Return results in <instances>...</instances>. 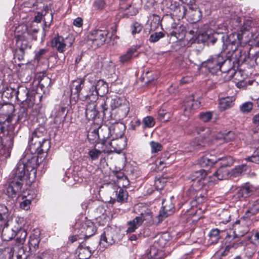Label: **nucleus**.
Instances as JSON below:
<instances>
[{"mask_svg":"<svg viewBox=\"0 0 259 259\" xmlns=\"http://www.w3.org/2000/svg\"><path fill=\"white\" fill-rule=\"evenodd\" d=\"M94 134L95 135L94 139H99V141L102 142V146H105L108 143L106 140L110 136L109 127L106 125L100 126L98 129H95Z\"/></svg>","mask_w":259,"mask_h":259,"instance_id":"obj_22","label":"nucleus"},{"mask_svg":"<svg viewBox=\"0 0 259 259\" xmlns=\"http://www.w3.org/2000/svg\"><path fill=\"white\" fill-rule=\"evenodd\" d=\"M79 259H88L92 255L91 250L88 246L80 244L77 249Z\"/></svg>","mask_w":259,"mask_h":259,"instance_id":"obj_36","label":"nucleus"},{"mask_svg":"<svg viewBox=\"0 0 259 259\" xmlns=\"http://www.w3.org/2000/svg\"><path fill=\"white\" fill-rule=\"evenodd\" d=\"M14 235L15 234L12 230H9L7 227L4 226V228L2 232V237L4 240L8 241L11 240Z\"/></svg>","mask_w":259,"mask_h":259,"instance_id":"obj_50","label":"nucleus"},{"mask_svg":"<svg viewBox=\"0 0 259 259\" xmlns=\"http://www.w3.org/2000/svg\"><path fill=\"white\" fill-rule=\"evenodd\" d=\"M207 174L206 170L201 169L194 172L191 175L190 179L192 181H193L194 183L192 185L191 188L187 192V194L188 195H189L190 197H192L194 195L195 191L196 190L195 189V183H196V184H199V186L197 189L198 190L201 188L203 185V183H202V180L205 179Z\"/></svg>","mask_w":259,"mask_h":259,"instance_id":"obj_9","label":"nucleus"},{"mask_svg":"<svg viewBox=\"0 0 259 259\" xmlns=\"http://www.w3.org/2000/svg\"><path fill=\"white\" fill-rule=\"evenodd\" d=\"M100 96H103L108 92L107 84L102 79L98 80L93 87Z\"/></svg>","mask_w":259,"mask_h":259,"instance_id":"obj_37","label":"nucleus"},{"mask_svg":"<svg viewBox=\"0 0 259 259\" xmlns=\"http://www.w3.org/2000/svg\"><path fill=\"white\" fill-rule=\"evenodd\" d=\"M163 37H164V34L162 32H154L150 35L149 40L151 42L154 43Z\"/></svg>","mask_w":259,"mask_h":259,"instance_id":"obj_59","label":"nucleus"},{"mask_svg":"<svg viewBox=\"0 0 259 259\" xmlns=\"http://www.w3.org/2000/svg\"><path fill=\"white\" fill-rule=\"evenodd\" d=\"M247 169V166L245 164H241L236 166L230 172V177L236 178L244 173Z\"/></svg>","mask_w":259,"mask_h":259,"instance_id":"obj_42","label":"nucleus"},{"mask_svg":"<svg viewBox=\"0 0 259 259\" xmlns=\"http://www.w3.org/2000/svg\"><path fill=\"white\" fill-rule=\"evenodd\" d=\"M235 21L238 24L237 29L241 33V34L249 31L254 26L253 21L250 18H243L242 22L241 19L240 17H237Z\"/></svg>","mask_w":259,"mask_h":259,"instance_id":"obj_23","label":"nucleus"},{"mask_svg":"<svg viewBox=\"0 0 259 259\" xmlns=\"http://www.w3.org/2000/svg\"><path fill=\"white\" fill-rule=\"evenodd\" d=\"M0 106L1 108L2 109L3 114L6 116H9L14 111V107L11 104Z\"/></svg>","mask_w":259,"mask_h":259,"instance_id":"obj_57","label":"nucleus"},{"mask_svg":"<svg viewBox=\"0 0 259 259\" xmlns=\"http://www.w3.org/2000/svg\"><path fill=\"white\" fill-rule=\"evenodd\" d=\"M253 109V104L251 102H246L239 106L240 111L243 114L249 113Z\"/></svg>","mask_w":259,"mask_h":259,"instance_id":"obj_55","label":"nucleus"},{"mask_svg":"<svg viewBox=\"0 0 259 259\" xmlns=\"http://www.w3.org/2000/svg\"><path fill=\"white\" fill-rule=\"evenodd\" d=\"M155 123V120L153 117L147 116L143 119V128H146L152 127L154 125Z\"/></svg>","mask_w":259,"mask_h":259,"instance_id":"obj_54","label":"nucleus"},{"mask_svg":"<svg viewBox=\"0 0 259 259\" xmlns=\"http://www.w3.org/2000/svg\"><path fill=\"white\" fill-rule=\"evenodd\" d=\"M141 219L136 217L132 221L127 222V229L126 231L127 234L134 232L142 224Z\"/></svg>","mask_w":259,"mask_h":259,"instance_id":"obj_39","label":"nucleus"},{"mask_svg":"<svg viewBox=\"0 0 259 259\" xmlns=\"http://www.w3.org/2000/svg\"><path fill=\"white\" fill-rule=\"evenodd\" d=\"M96 103H88L86 106L85 114L89 120L95 119L98 115V111L96 109Z\"/></svg>","mask_w":259,"mask_h":259,"instance_id":"obj_28","label":"nucleus"},{"mask_svg":"<svg viewBox=\"0 0 259 259\" xmlns=\"http://www.w3.org/2000/svg\"><path fill=\"white\" fill-rule=\"evenodd\" d=\"M45 131L36 128L32 133L29 141V149L31 153L40 154L47 151L49 147L50 142L44 136Z\"/></svg>","mask_w":259,"mask_h":259,"instance_id":"obj_1","label":"nucleus"},{"mask_svg":"<svg viewBox=\"0 0 259 259\" xmlns=\"http://www.w3.org/2000/svg\"><path fill=\"white\" fill-rule=\"evenodd\" d=\"M136 213L139 214L137 218L141 219V223L146 221V223L153 224L156 225L159 224L156 223V221H158V215L153 218V213L151 210L148 208L147 206L142 205H137L134 207Z\"/></svg>","mask_w":259,"mask_h":259,"instance_id":"obj_7","label":"nucleus"},{"mask_svg":"<svg viewBox=\"0 0 259 259\" xmlns=\"http://www.w3.org/2000/svg\"><path fill=\"white\" fill-rule=\"evenodd\" d=\"M130 111L129 103L127 102L113 111H109L108 115L104 116L105 118L113 119L115 120H122L126 117Z\"/></svg>","mask_w":259,"mask_h":259,"instance_id":"obj_14","label":"nucleus"},{"mask_svg":"<svg viewBox=\"0 0 259 259\" xmlns=\"http://www.w3.org/2000/svg\"><path fill=\"white\" fill-rule=\"evenodd\" d=\"M84 80L83 78H77L74 80L72 83L71 87V94L76 95L78 99H80V94L82 93L81 92L83 85Z\"/></svg>","mask_w":259,"mask_h":259,"instance_id":"obj_27","label":"nucleus"},{"mask_svg":"<svg viewBox=\"0 0 259 259\" xmlns=\"http://www.w3.org/2000/svg\"><path fill=\"white\" fill-rule=\"evenodd\" d=\"M196 132L198 135L202 138L205 139L211 134V130L208 127L200 126L196 128Z\"/></svg>","mask_w":259,"mask_h":259,"instance_id":"obj_51","label":"nucleus"},{"mask_svg":"<svg viewBox=\"0 0 259 259\" xmlns=\"http://www.w3.org/2000/svg\"><path fill=\"white\" fill-rule=\"evenodd\" d=\"M73 42L72 37H63L61 36H55L51 42V47L60 53H63L68 48L71 47Z\"/></svg>","mask_w":259,"mask_h":259,"instance_id":"obj_6","label":"nucleus"},{"mask_svg":"<svg viewBox=\"0 0 259 259\" xmlns=\"http://www.w3.org/2000/svg\"><path fill=\"white\" fill-rule=\"evenodd\" d=\"M88 228L85 230H83L84 232L81 235V236H83L86 238H89L93 236L97 231L94 224L92 221L88 222Z\"/></svg>","mask_w":259,"mask_h":259,"instance_id":"obj_47","label":"nucleus"},{"mask_svg":"<svg viewBox=\"0 0 259 259\" xmlns=\"http://www.w3.org/2000/svg\"><path fill=\"white\" fill-rule=\"evenodd\" d=\"M16 38V55H19V60L23 58V56L25 53V51L27 50L30 49L31 44L27 39L26 33L22 35H17Z\"/></svg>","mask_w":259,"mask_h":259,"instance_id":"obj_12","label":"nucleus"},{"mask_svg":"<svg viewBox=\"0 0 259 259\" xmlns=\"http://www.w3.org/2000/svg\"><path fill=\"white\" fill-rule=\"evenodd\" d=\"M228 170L223 167L220 166L217 170L214 173L213 175L219 180L226 179L228 176Z\"/></svg>","mask_w":259,"mask_h":259,"instance_id":"obj_49","label":"nucleus"},{"mask_svg":"<svg viewBox=\"0 0 259 259\" xmlns=\"http://www.w3.org/2000/svg\"><path fill=\"white\" fill-rule=\"evenodd\" d=\"M186 110H194L199 107L200 102L197 100H195L193 96L189 97L184 103Z\"/></svg>","mask_w":259,"mask_h":259,"instance_id":"obj_43","label":"nucleus"},{"mask_svg":"<svg viewBox=\"0 0 259 259\" xmlns=\"http://www.w3.org/2000/svg\"><path fill=\"white\" fill-rule=\"evenodd\" d=\"M234 97H227L219 100V107L221 111H224L232 107L234 103Z\"/></svg>","mask_w":259,"mask_h":259,"instance_id":"obj_30","label":"nucleus"},{"mask_svg":"<svg viewBox=\"0 0 259 259\" xmlns=\"http://www.w3.org/2000/svg\"><path fill=\"white\" fill-rule=\"evenodd\" d=\"M162 253L160 248L153 244L148 250L147 252V257L152 259H159L161 257V254Z\"/></svg>","mask_w":259,"mask_h":259,"instance_id":"obj_38","label":"nucleus"},{"mask_svg":"<svg viewBox=\"0 0 259 259\" xmlns=\"http://www.w3.org/2000/svg\"><path fill=\"white\" fill-rule=\"evenodd\" d=\"M29 91L28 89L23 86H18L16 92V97L18 101L22 103L23 106L27 105L28 108H30L33 105V102L28 99Z\"/></svg>","mask_w":259,"mask_h":259,"instance_id":"obj_17","label":"nucleus"},{"mask_svg":"<svg viewBox=\"0 0 259 259\" xmlns=\"http://www.w3.org/2000/svg\"><path fill=\"white\" fill-rule=\"evenodd\" d=\"M132 33L133 35L139 33L143 29V26L137 22L133 23L131 26Z\"/></svg>","mask_w":259,"mask_h":259,"instance_id":"obj_61","label":"nucleus"},{"mask_svg":"<svg viewBox=\"0 0 259 259\" xmlns=\"http://www.w3.org/2000/svg\"><path fill=\"white\" fill-rule=\"evenodd\" d=\"M217 163L220 162V166L225 168L232 165L234 161L231 156H226L225 157H217Z\"/></svg>","mask_w":259,"mask_h":259,"instance_id":"obj_45","label":"nucleus"},{"mask_svg":"<svg viewBox=\"0 0 259 259\" xmlns=\"http://www.w3.org/2000/svg\"><path fill=\"white\" fill-rule=\"evenodd\" d=\"M231 215L227 210H225L220 215V223L226 224L230 221Z\"/></svg>","mask_w":259,"mask_h":259,"instance_id":"obj_63","label":"nucleus"},{"mask_svg":"<svg viewBox=\"0 0 259 259\" xmlns=\"http://www.w3.org/2000/svg\"><path fill=\"white\" fill-rule=\"evenodd\" d=\"M220 231L218 229H212L209 234V241L211 243H217L220 238Z\"/></svg>","mask_w":259,"mask_h":259,"instance_id":"obj_52","label":"nucleus"},{"mask_svg":"<svg viewBox=\"0 0 259 259\" xmlns=\"http://www.w3.org/2000/svg\"><path fill=\"white\" fill-rule=\"evenodd\" d=\"M117 201L119 202H125L128 197V193L126 190L118 188L116 191Z\"/></svg>","mask_w":259,"mask_h":259,"instance_id":"obj_46","label":"nucleus"},{"mask_svg":"<svg viewBox=\"0 0 259 259\" xmlns=\"http://www.w3.org/2000/svg\"><path fill=\"white\" fill-rule=\"evenodd\" d=\"M23 107L19 112L18 115V121H24L27 119V105L23 106Z\"/></svg>","mask_w":259,"mask_h":259,"instance_id":"obj_58","label":"nucleus"},{"mask_svg":"<svg viewBox=\"0 0 259 259\" xmlns=\"http://www.w3.org/2000/svg\"><path fill=\"white\" fill-rule=\"evenodd\" d=\"M100 102V101H99ZM128 102L125 99L116 95L106 96L101 101L100 106L102 109L103 116L108 115L109 111H113L122 104Z\"/></svg>","mask_w":259,"mask_h":259,"instance_id":"obj_3","label":"nucleus"},{"mask_svg":"<svg viewBox=\"0 0 259 259\" xmlns=\"http://www.w3.org/2000/svg\"><path fill=\"white\" fill-rule=\"evenodd\" d=\"M35 161L34 158H31L30 161L29 160L27 164H25L23 162L18 163L16 167L13 170V178H16L17 180L22 181V179L24 177L26 174V170L29 171L34 168L33 166H29V163H31L32 161Z\"/></svg>","mask_w":259,"mask_h":259,"instance_id":"obj_16","label":"nucleus"},{"mask_svg":"<svg viewBox=\"0 0 259 259\" xmlns=\"http://www.w3.org/2000/svg\"><path fill=\"white\" fill-rule=\"evenodd\" d=\"M223 244L224 245L225 250L223 254L226 255L227 252L229 251L231 248H236L237 247L236 241L235 238L231 235L227 234L225 237Z\"/></svg>","mask_w":259,"mask_h":259,"instance_id":"obj_29","label":"nucleus"},{"mask_svg":"<svg viewBox=\"0 0 259 259\" xmlns=\"http://www.w3.org/2000/svg\"><path fill=\"white\" fill-rule=\"evenodd\" d=\"M245 160L259 164V148H257L250 156L245 158Z\"/></svg>","mask_w":259,"mask_h":259,"instance_id":"obj_56","label":"nucleus"},{"mask_svg":"<svg viewBox=\"0 0 259 259\" xmlns=\"http://www.w3.org/2000/svg\"><path fill=\"white\" fill-rule=\"evenodd\" d=\"M16 90L11 87L7 88V89L3 92V96L9 99L16 95Z\"/></svg>","mask_w":259,"mask_h":259,"instance_id":"obj_62","label":"nucleus"},{"mask_svg":"<svg viewBox=\"0 0 259 259\" xmlns=\"http://www.w3.org/2000/svg\"><path fill=\"white\" fill-rule=\"evenodd\" d=\"M217 159L215 155L207 153L200 158L199 164L202 167H205L217 163Z\"/></svg>","mask_w":259,"mask_h":259,"instance_id":"obj_26","label":"nucleus"},{"mask_svg":"<svg viewBox=\"0 0 259 259\" xmlns=\"http://www.w3.org/2000/svg\"><path fill=\"white\" fill-rule=\"evenodd\" d=\"M241 35L238 33H232L228 36L223 35L222 37L223 42L222 50L224 52L231 47V49L233 52L237 51V47L240 44Z\"/></svg>","mask_w":259,"mask_h":259,"instance_id":"obj_8","label":"nucleus"},{"mask_svg":"<svg viewBox=\"0 0 259 259\" xmlns=\"http://www.w3.org/2000/svg\"><path fill=\"white\" fill-rule=\"evenodd\" d=\"M174 196H171L168 199L163 200L161 209L158 215V221L155 220L156 223L160 224L165 218L174 212L175 206L172 200Z\"/></svg>","mask_w":259,"mask_h":259,"instance_id":"obj_10","label":"nucleus"},{"mask_svg":"<svg viewBox=\"0 0 259 259\" xmlns=\"http://www.w3.org/2000/svg\"><path fill=\"white\" fill-rule=\"evenodd\" d=\"M170 117V113L165 112L163 109H160L158 112V118L160 120L168 121Z\"/></svg>","mask_w":259,"mask_h":259,"instance_id":"obj_64","label":"nucleus"},{"mask_svg":"<svg viewBox=\"0 0 259 259\" xmlns=\"http://www.w3.org/2000/svg\"><path fill=\"white\" fill-rule=\"evenodd\" d=\"M166 182L165 178L162 177H156L154 181V188L157 190H161L163 189Z\"/></svg>","mask_w":259,"mask_h":259,"instance_id":"obj_53","label":"nucleus"},{"mask_svg":"<svg viewBox=\"0 0 259 259\" xmlns=\"http://www.w3.org/2000/svg\"><path fill=\"white\" fill-rule=\"evenodd\" d=\"M187 14L189 20L193 24L199 22L202 17V12L199 8L190 9Z\"/></svg>","mask_w":259,"mask_h":259,"instance_id":"obj_31","label":"nucleus"},{"mask_svg":"<svg viewBox=\"0 0 259 259\" xmlns=\"http://www.w3.org/2000/svg\"><path fill=\"white\" fill-rule=\"evenodd\" d=\"M106 30L96 29L92 31L89 35V40L92 42L93 47L95 48L103 45L107 35Z\"/></svg>","mask_w":259,"mask_h":259,"instance_id":"obj_13","label":"nucleus"},{"mask_svg":"<svg viewBox=\"0 0 259 259\" xmlns=\"http://www.w3.org/2000/svg\"><path fill=\"white\" fill-rule=\"evenodd\" d=\"M162 23L165 26L166 29L171 31L169 33L170 36H175L178 39H181L185 35V27L181 25L177 28V24L170 16L167 15L163 17Z\"/></svg>","mask_w":259,"mask_h":259,"instance_id":"obj_4","label":"nucleus"},{"mask_svg":"<svg viewBox=\"0 0 259 259\" xmlns=\"http://www.w3.org/2000/svg\"><path fill=\"white\" fill-rule=\"evenodd\" d=\"M139 48L137 46H133L129 48L126 52L119 57V61L121 63L124 64L128 62L131 59L138 56V49Z\"/></svg>","mask_w":259,"mask_h":259,"instance_id":"obj_24","label":"nucleus"},{"mask_svg":"<svg viewBox=\"0 0 259 259\" xmlns=\"http://www.w3.org/2000/svg\"><path fill=\"white\" fill-rule=\"evenodd\" d=\"M97 146L96 145L94 148L91 149L88 152V155L92 161L98 159L102 154L107 153L105 146H102L100 149L97 148Z\"/></svg>","mask_w":259,"mask_h":259,"instance_id":"obj_34","label":"nucleus"},{"mask_svg":"<svg viewBox=\"0 0 259 259\" xmlns=\"http://www.w3.org/2000/svg\"><path fill=\"white\" fill-rule=\"evenodd\" d=\"M259 212V199L253 201L250 204L248 209L246 211L245 217L249 218L250 216L253 215Z\"/></svg>","mask_w":259,"mask_h":259,"instance_id":"obj_41","label":"nucleus"},{"mask_svg":"<svg viewBox=\"0 0 259 259\" xmlns=\"http://www.w3.org/2000/svg\"><path fill=\"white\" fill-rule=\"evenodd\" d=\"M161 5L163 11L177 17L179 19L183 18L186 15L187 9L185 6L175 0H163Z\"/></svg>","mask_w":259,"mask_h":259,"instance_id":"obj_2","label":"nucleus"},{"mask_svg":"<svg viewBox=\"0 0 259 259\" xmlns=\"http://www.w3.org/2000/svg\"><path fill=\"white\" fill-rule=\"evenodd\" d=\"M40 242L39 237L34 235H31L28 242L29 249L30 253H35L38 248V245Z\"/></svg>","mask_w":259,"mask_h":259,"instance_id":"obj_40","label":"nucleus"},{"mask_svg":"<svg viewBox=\"0 0 259 259\" xmlns=\"http://www.w3.org/2000/svg\"><path fill=\"white\" fill-rule=\"evenodd\" d=\"M255 190V188L252 185L246 183L239 188L236 196L239 200H243L252 195Z\"/></svg>","mask_w":259,"mask_h":259,"instance_id":"obj_18","label":"nucleus"},{"mask_svg":"<svg viewBox=\"0 0 259 259\" xmlns=\"http://www.w3.org/2000/svg\"><path fill=\"white\" fill-rule=\"evenodd\" d=\"M98 95H100L97 91H95L93 88H90L89 93L86 94L84 92L80 94V100L82 101H87L88 103H96L98 99Z\"/></svg>","mask_w":259,"mask_h":259,"instance_id":"obj_25","label":"nucleus"},{"mask_svg":"<svg viewBox=\"0 0 259 259\" xmlns=\"http://www.w3.org/2000/svg\"><path fill=\"white\" fill-rule=\"evenodd\" d=\"M199 117L202 121L207 122L211 119L212 113L210 111L202 112L199 113Z\"/></svg>","mask_w":259,"mask_h":259,"instance_id":"obj_60","label":"nucleus"},{"mask_svg":"<svg viewBox=\"0 0 259 259\" xmlns=\"http://www.w3.org/2000/svg\"><path fill=\"white\" fill-rule=\"evenodd\" d=\"M218 33H211V32L207 31L204 33H202L203 40L206 42L207 44L214 45L218 40Z\"/></svg>","mask_w":259,"mask_h":259,"instance_id":"obj_44","label":"nucleus"},{"mask_svg":"<svg viewBox=\"0 0 259 259\" xmlns=\"http://www.w3.org/2000/svg\"><path fill=\"white\" fill-rule=\"evenodd\" d=\"M22 185V181L13 178L7 188V193L8 196L12 198L19 197Z\"/></svg>","mask_w":259,"mask_h":259,"instance_id":"obj_19","label":"nucleus"},{"mask_svg":"<svg viewBox=\"0 0 259 259\" xmlns=\"http://www.w3.org/2000/svg\"><path fill=\"white\" fill-rule=\"evenodd\" d=\"M109 127L110 136L113 138H122L126 129L125 125L121 123L116 122Z\"/></svg>","mask_w":259,"mask_h":259,"instance_id":"obj_21","label":"nucleus"},{"mask_svg":"<svg viewBox=\"0 0 259 259\" xmlns=\"http://www.w3.org/2000/svg\"><path fill=\"white\" fill-rule=\"evenodd\" d=\"M8 147L6 148V145H5L4 148L0 150V154L6 158L10 156L11 151L13 146V141L10 138L8 141Z\"/></svg>","mask_w":259,"mask_h":259,"instance_id":"obj_48","label":"nucleus"},{"mask_svg":"<svg viewBox=\"0 0 259 259\" xmlns=\"http://www.w3.org/2000/svg\"><path fill=\"white\" fill-rule=\"evenodd\" d=\"M116 234L115 230L112 228L106 229L101 236L100 243L105 247L114 244L116 241Z\"/></svg>","mask_w":259,"mask_h":259,"instance_id":"obj_20","label":"nucleus"},{"mask_svg":"<svg viewBox=\"0 0 259 259\" xmlns=\"http://www.w3.org/2000/svg\"><path fill=\"white\" fill-rule=\"evenodd\" d=\"M169 238V234L167 233H163L156 237L153 244L160 248H162L167 244Z\"/></svg>","mask_w":259,"mask_h":259,"instance_id":"obj_33","label":"nucleus"},{"mask_svg":"<svg viewBox=\"0 0 259 259\" xmlns=\"http://www.w3.org/2000/svg\"><path fill=\"white\" fill-rule=\"evenodd\" d=\"M251 224L250 219L244 216L233 224V232L236 236H244L249 231V227Z\"/></svg>","mask_w":259,"mask_h":259,"instance_id":"obj_11","label":"nucleus"},{"mask_svg":"<svg viewBox=\"0 0 259 259\" xmlns=\"http://www.w3.org/2000/svg\"><path fill=\"white\" fill-rule=\"evenodd\" d=\"M9 213L8 208L4 205H0V226H8Z\"/></svg>","mask_w":259,"mask_h":259,"instance_id":"obj_35","label":"nucleus"},{"mask_svg":"<svg viewBox=\"0 0 259 259\" xmlns=\"http://www.w3.org/2000/svg\"><path fill=\"white\" fill-rule=\"evenodd\" d=\"M125 142L122 138H113L105 145L108 154L112 152L120 153L125 147Z\"/></svg>","mask_w":259,"mask_h":259,"instance_id":"obj_15","label":"nucleus"},{"mask_svg":"<svg viewBox=\"0 0 259 259\" xmlns=\"http://www.w3.org/2000/svg\"><path fill=\"white\" fill-rule=\"evenodd\" d=\"M88 222L91 221L85 219L84 220L77 221L74 226V233L77 236H81L84 232L83 230H85L88 228Z\"/></svg>","mask_w":259,"mask_h":259,"instance_id":"obj_32","label":"nucleus"},{"mask_svg":"<svg viewBox=\"0 0 259 259\" xmlns=\"http://www.w3.org/2000/svg\"><path fill=\"white\" fill-rule=\"evenodd\" d=\"M223 55L224 53L222 52L219 54L211 56L206 61L202 63V66L206 67L211 73H215L221 69L222 65L226 60Z\"/></svg>","mask_w":259,"mask_h":259,"instance_id":"obj_5","label":"nucleus"}]
</instances>
